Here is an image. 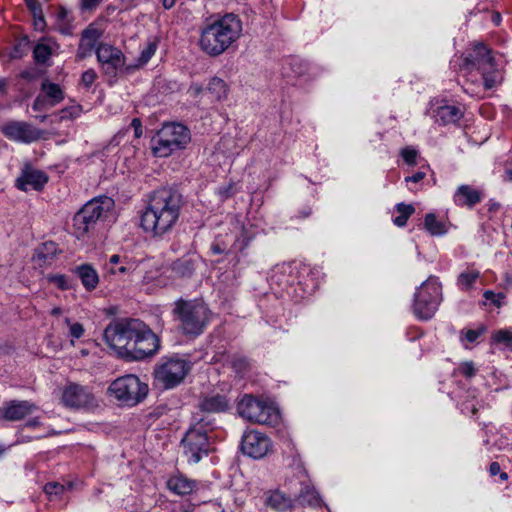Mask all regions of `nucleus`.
Segmentation results:
<instances>
[{"label": "nucleus", "mask_w": 512, "mask_h": 512, "mask_svg": "<svg viewBox=\"0 0 512 512\" xmlns=\"http://www.w3.org/2000/svg\"><path fill=\"white\" fill-rule=\"evenodd\" d=\"M183 205L182 195L172 188H161L152 193L141 216L142 228L154 236H162L177 223Z\"/></svg>", "instance_id": "f257e3e1"}, {"label": "nucleus", "mask_w": 512, "mask_h": 512, "mask_svg": "<svg viewBox=\"0 0 512 512\" xmlns=\"http://www.w3.org/2000/svg\"><path fill=\"white\" fill-rule=\"evenodd\" d=\"M242 34V21L233 14L227 13L205 25L200 33V49L209 56L223 54Z\"/></svg>", "instance_id": "f03ea898"}, {"label": "nucleus", "mask_w": 512, "mask_h": 512, "mask_svg": "<svg viewBox=\"0 0 512 512\" xmlns=\"http://www.w3.org/2000/svg\"><path fill=\"white\" fill-rule=\"evenodd\" d=\"M172 314L179 331L187 337L200 336L211 320L208 306L198 299H178L173 304Z\"/></svg>", "instance_id": "7ed1b4c3"}, {"label": "nucleus", "mask_w": 512, "mask_h": 512, "mask_svg": "<svg viewBox=\"0 0 512 512\" xmlns=\"http://www.w3.org/2000/svg\"><path fill=\"white\" fill-rule=\"evenodd\" d=\"M216 427L213 417L197 414L181 443L189 462L198 463L210 451V434Z\"/></svg>", "instance_id": "20e7f679"}, {"label": "nucleus", "mask_w": 512, "mask_h": 512, "mask_svg": "<svg viewBox=\"0 0 512 512\" xmlns=\"http://www.w3.org/2000/svg\"><path fill=\"white\" fill-rule=\"evenodd\" d=\"M191 141L190 130L181 123L169 122L151 138V150L156 157H168L183 150Z\"/></svg>", "instance_id": "39448f33"}, {"label": "nucleus", "mask_w": 512, "mask_h": 512, "mask_svg": "<svg viewBox=\"0 0 512 512\" xmlns=\"http://www.w3.org/2000/svg\"><path fill=\"white\" fill-rule=\"evenodd\" d=\"M139 319H118L112 321L104 330L103 337L106 344L119 356L128 357L131 344L139 331Z\"/></svg>", "instance_id": "423d86ee"}, {"label": "nucleus", "mask_w": 512, "mask_h": 512, "mask_svg": "<svg viewBox=\"0 0 512 512\" xmlns=\"http://www.w3.org/2000/svg\"><path fill=\"white\" fill-rule=\"evenodd\" d=\"M113 207L114 200L108 196L94 198L87 202L73 218L77 238L83 237L93 229L99 219L107 217Z\"/></svg>", "instance_id": "0eeeda50"}, {"label": "nucleus", "mask_w": 512, "mask_h": 512, "mask_svg": "<svg viewBox=\"0 0 512 512\" xmlns=\"http://www.w3.org/2000/svg\"><path fill=\"white\" fill-rule=\"evenodd\" d=\"M192 369V363L179 355L162 357L154 369L155 380L165 389H171L183 382Z\"/></svg>", "instance_id": "6e6552de"}, {"label": "nucleus", "mask_w": 512, "mask_h": 512, "mask_svg": "<svg viewBox=\"0 0 512 512\" xmlns=\"http://www.w3.org/2000/svg\"><path fill=\"white\" fill-rule=\"evenodd\" d=\"M239 415L252 423L275 425L280 415L278 409L268 401L245 395L238 403Z\"/></svg>", "instance_id": "1a4fd4ad"}, {"label": "nucleus", "mask_w": 512, "mask_h": 512, "mask_svg": "<svg viewBox=\"0 0 512 512\" xmlns=\"http://www.w3.org/2000/svg\"><path fill=\"white\" fill-rule=\"evenodd\" d=\"M441 285L436 277L430 276L414 295L413 312L421 320L431 319L441 302Z\"/></svg>", "instance_id": "9d476101"}, {"label": "nucleus", "mask_w": 512, "mask_h": 512, "mask_svg": "<svg viewBox=\"0 0 512 512\" xmlns=\"http://www.w3.org/2000/svg\"><path fill=\"white\" fill-rule=\"evenodd\" d=\"M108 393L122 404L134 406L146 397L148 386L136 375L128 374L115 379L110 384Z\"/></svg>", "instance_id": "9b49d317"}, {"label": "nucleus", "mask_w": 512, "mask_h": 512, "mask_svg": "<svg viewBox=\"0 0 512 512\" xmlns=\"http://www.w3.org/2000/svg\"><path fill=\"white\" fill-rule=\"evenodd\" d=\"M494 58L491 55V50L484 44H475L472 50L466 56H459L451 60V67L455 70L479 72L486 71L488 68L494 66Z\"/></svg>", "instance_id": "f8f14e48"}, {"label": "nucleus", "mask_w": 512, "mask_h": 512, "mask_svg": "<svg viewBox=\"0 0 512 512\" xmlns=\"http://www.w3.org/2000/svg\"><path fill=\"white\" fill-rule=\"evenodd\" d=\"M138 332L134 337L133 344L127 359L142 360L154 355L160 347L158 336L141 320L137 326Z\"/></svg>", "instance_id": "ddd939ff"}, {"label": "nucleus", "mask_w": 512, "mask_h": 512, "mask_svg": "<svg viewBox=\"0 0 512 512\" xmlns=\"http://www.w3.org/2000/svg\"><path fill=\"white\" fill-rule=\"evenodd\" d=\"M95 53L103 72L108 76L115 77L125 65L123 52L110 44L100 43Z\"/></svg>", "instance_id": "4468645a"}, {"label": "nucleus", "mask_w": 512, "mask_h": 512, "mask_svg": "<svg viewBox=\"0 0 512 512\" xmlns=\"http://www.w3.org/2000/svg\"><path fill=\"white\" fill-rule=\"evenodd\" d=\"M270 448V439L259 431L251 430L243 435L241 449L244 454L252 458L264 457Z\"/></svg>", "instance_id": "2eb2a0df"}, {"label": "nucleus", "mask_w": 512, "mask_h": 512, "mask_svg": "<svg viewBox=\"0 0 512 512\" xmlns=\"http://www.w3.org/2000/svg\"><path fill=\"white\" fill-rule=\"evenodd\" d=\"M1 132L10 140L31 143L41 137V132L32 125L21 121H10L1 127Z\"/></svg>", "instance_id": "dca6fc26"}, {"label": "nucleus", "mask_w": 512, "mask_h": 512, "mask_svg": "<svg viewBox=\"0 0 512 512\" xmlns=\"http://www.w3.org/2000/svg\"><path fill=\"white\" fill-rule=\"evenodd\" d=\"M104 34V29L98 23H90L81 34V39L76 52V58L83 60L90 56L97 48V43Z\"/></svg>", "instance_id": "f3484780"}, {"label": "nucleus", "mask_w": 512, "mask_h": 512, "mask_svg": "<svg viewBox=\"0 0 512 512\" xmlns=\"http://www.w3.org/2000/svg\"><path fill=\"white\" fill-rule=\"evenodd\" d=\"M37 410V406L27 400H10L0 407V419L15 422L21 421Z\"/></svg>", "instance_id": "a211bd4d"}, {"label": "nucleus", "mask_w": 512, "mask_h": 512, "mask_svg": "<svg viewBox=\"0 0 512 512\" xmlns=\"http://www.w3.org/2000/svg\"><path fill=\"white\" fill-rule=\"evenodd\" d=\"M48 182V176L41 170L25 165L15 180V186L21 191L41 190Z\"/></svg>", "instance_id": "6ab92c4d"}, {"label": "nucleus", "mask_w": 512, "mask_h": 512, "mask_svg": "<svg viewBox=\"0 0 512 512\" xmlns=\"http://www.w3.org/2000/svg\"><path fill=\"white\" fill-rule=\"evenodd\" d=\"M62 401L68 407L80 408L91 405L94 397L87 387L70 384L63 391Z\"/></svg>", "instance_id": "aec40b11"}, {"label": "nucleus", "mask_w": 512, "mask_h": 512, "mask_svg": "<svg viewBox=\"0 0 512 512\" xmlns=\"http://www.w3.org/2000/svg\"><path fill=\"white\" fill-rule=\"evenodd\" d=\"M138 268L139 264L136 261L128 258L127 256H120L118 254L112 255L105 265L106 273L110 275H117L122 278L133 275Z\"/></svg>", "instance_id": "412c9836"}, {"label": "nucleus", "mask_w": 512, "mask_h": 512, "mask_svg": "<svg viewBox=\"0 0 512 512\" xmlns=\"http://www.w3.org/2000/svg\"><path fill=\"white\" fill-rule=\"evenodd\" d=\"M64 99V93L61 87L49 81H44L41 85V94H39L33 104L35 110H40L46 104L55 106Z\"/></svg>", "instance_id": "4be33fe9"}, {"label": "nucleus", "mask_w": 512, "mask_h": 512, "mask_svg": "<svg viewBox=\"0 0 512 512\" xmlns=\"http://www.w3.org/2000/svg\"><path fill=\"white\" fill-rule=\"evenodd\" d=\"M453 199L458 206L473 207L482 200V193L470 185H461L457 188Z\"/></svg>", "instance_id": "5701e85b"}, {"label": "nucleus", "mask_w": 512, "mask_h": 512, "mask_svg": "<svg viewBox=\"0 0 512 512\" xmlns=\"http://www.w3.org/2000/svg\"><path fill=\"white\" fill-rule=\"evenodd\" d=\"M79 277L86 291H93L99 283V275L96 269L90 264H81L73 269Z\"/></svg>", "instance_id": "b1692460"}, {"label": "nucleus", "mask_w": 512, "mask_h": 512, "mask_svg": "<svg viewBox=\"0 0 512 512\" xmlns=\"http://www.w3.org/2000/svg\"><path fill=\"white\" fill-rule=\"evenodd\" d=\"M433 115L436 119V122L441 125L453 124L459 121L462 116V110L455 105H441L433 110Z\"/></svg>", "instance_id": "393cba45"}, {"label": "nucleus", "mask_w": 512, "mask_h": 512, "mask_svg": "<svg viewBox=\"0 0 512 512\" xmlns=\"http://www.w3.org/2000/svg\"><path fill=\"white\" fill-rule=\"evenodd\" d=\"M58 48L57 42L50 38H43L35 45L33 58L37 64H45Z\"/></svg>", "instance_id": "a878e982"}, {"label": "nucleus", "mask_w": 512, "mask_h": 512, "mask_svg": "<svg viewBox=\"0 0 512 512\" xmlns=\"http://www.w3.org/2000/svg\"><path fill=\"white\" fill-rule=\"evenodd\" d=\"M167 486L169 490L175 494L184 496L190 494L194 490L196 487V482L194 480L188 479L184 475L179 474L170 477L167 482Z\"/></svg>", "instance_id": "bb28decb"}, {"label": "nucleus", "mask_w": 512, "mask_h": 512, "mask_svg": "<svg viewBox=\"0 0 512 512\" xmlns=\"http://www.w3.org/2000/svg\"><path fill=\"white\" fill-rule=\"evenodd\" d=\"M229 408V400L224 395L216 394L204 398L200 403L202 412L220 413Z\"/></svg>", "instance_id": "cd10ccee"}, {"label": "nucleus", "mask_w": 512, "mask_h": 512, "mask_svg": "<svg viewBox=\"0 0 512 512\" xmlns=\"http://www.w3.org/2000/svg\"><path fill=\"white\" fill-rule=\"evenodd\" d=\"M265 502L277 512H285L292 507V499L279 490L269 491Z\"/></svg>", "instance_id": "c85d7f7f"}, {"label": "nucleus", "mask_w": 512, "mask_h": 512, "mask_svg": "<svg viewBox=\"0 0 512 512\" xmlns=\"http://www.w3.org/2000/svg\"><path fill=\"white\" fill-rule=\"evenodd\" d=\"M424 227L432 236H442L448 231L447 225L439 221L433 213L426 214Z\"/></svg>", "instance_id": "c756f323"}, {"label": "nucleus", "mask_w": 512, "mask_h": 512, "mask_svg": "<svg viewBox=\"0 0 512 512\" xmlns=\"http://www.w3.org/2000/svg\"><path fill=\"white\" fill-rule=\"evenodd\" d=\"M57 252L56 244L54 242H46L36 249L35 258L39 262H51Z\"/></svg>", "instance_id": "7c9ffc66"}, {"label": "nucleus", "mask_w": 512, "mask_h": 512, "mask_svg": "<svg viewBox=\"0 0 512 512\" xmlns=\"http://www.w3.org/2000/svg\"><path fill=\"white\" fill-rule=\"evenodd\" d=\"M207 90L208 93L211 94L216 100H222L223 98H226L228 91L226 83L218 77H214L210 80Z\"/></svg>", "instance_id": "2f4dec72"}, {"label": "nucleus", "mask_w": 512, "mask_h": 512, "mask_svg": "<svg viewBox=\"0 0 512 512\" xmlns=\"http://www.w3.org/2000/svg\"><path fill=\"white\" fill-rule=\"evenodd\" d=\"M480 73L482 74L483 84L486 90L494 88L502 80V77L499 71L495 68V65L488 68L486 71H481Z\"/></svg>", "instance_id": "473e14b6"}, {"label": "nucleus", "mask_w": 512, "mask_h": 512, "mask_svg": "<svg viewBox=\"0 0 512 512\" xmlns=\"http://www.w3.org/2000/svg\"><path fill=\"white\" fill-rule=\"evenodd\" d=\"M396 211L399 214L394 219V224L398 227L406 225L409 217L415 212V208L410 204L399 203L396 206Z\"/></svg>", "instance_id": "72a5a7b5"}, {"label": "nucleus", "mask_w": 512, "mask_h": 512, "mask_svg": "<svg viewBox=\"0 0 512 512\" xmlns=\"http://www.w3.org/2000/svg\"><path fill=\"white\" fill-rule=\"evenodd\" d=\"M28 8L32 12L34 16V24L38 30H43L45 28V19L42 12L41 5L36 0H25Z\"/></svg>", "instance_id": "f704fd0d"}, {"label": "nucleus", "mask_w": 512, "mask_h": 512, "mask_svg": "<svg viewBox=\"0 0 512 512\" xmlns=\"http://www.w3.org/2000/svg\"><path fill=\"white\" fill-rule=\"evenodd\" d=\"M479 276L480 273L477 270L464 271L459 275L457 284L461 289L468 290L472 287Z\"/></svg>", "instance_id": "c9c22d12"}, {"label": "nucleus", "mask_w": 512, "mask_h": 512, "mask_svg": "<svg viewBox=\"0 0 512 512\" xmlns=\"http://www.w3.org/2000/svg\"><path fill=\"white\" fill-rule=\"evenodd\" d=\"M172 272L178 277H190L193 274V265L189 260H177L171 266Z\"/></svg>", "instance_id": "e433bc0d"}, {"label": "nucleus", "mask_w": 512, "mask_h": 512, "mask_svg": "<svg viewBox=\"0 0 512 512\" xmlns=\"http://www.w3.org/2000/svg\"><path fill=\"white\" fill-rule=\"evenodd\" d=\"M157 50V42L149 41L145 48L141 51L139 58L137 59L136 67H142L146 65L150 59L153 57Z\"/></svg>", "instance_id": "4c0bfd02"}, {"label": "nucleus", "mask_w": 512, "mask_h": 512, "mask_svg": "<svg viewBox=\"0 0 512 512\" xmlns=\"http://www.w3.org/2000/svg\"><path fill=\"white\" fill-rule=\"evenodd\" d=\"M492 340L495 343H502L512 349V332L507 329H500L493 333Z\"/></svg>", "instance_id": "58836bf2"}, {"label": "nucleus", "mask_w": 512, "mask_h": 512, "mask_svg": "<svg viewBox=\"0 0 512 512\" xmlns=\"http://www.w3.org/2000/svg\"><path fill=\"white\" fill-rule=\"evenodd\" d=\"M28 40L27 38H23L19 40L13 47V49L10 52V58L12 59H19L23 55L27 53L28 50Z\"/></svg>", "instance_id": "ea45409f"}, {"label": "nucleus", "mask_w": 512, "mask_h": 512, "mask_svg": "<svg viewBox=\"0 0 512 512\" xmlns=\"http://www.w3.org/2000/svg\"><path fill=\"white\" fill-rule=\"evenodd\" d=\"M48 280L61 290H69L72 288L68 277L63 274L49 275Z\"/></svg>", "instance_id": "a19ab883"}, {"label": "nucleus", "mask_w": 512, "mask_h": 512, "mask_svg": "<svg viewBox=\"0 0 512 512\" xmlns=\"http://www.w3.org/2000/svg\"><path fill=\"white\" fill-rule=\"evenodd\" d=\"M65 490L64 485L58 483V482H49L44 486V491L47 495H55L59 496L61 495Z\"/></svg>", "instance_id": "79ce46f5"}, {"label": "nucleus", "mask_w": 512, "mask_h": 512, "mask_svg": "<svg viewBox=\"0 0 512 512\" xmlns=\"http://www.w3.org/2000/svg\"><path fill=\"white\" fill-rule=\"evenodd\" d=\"M65 322L66 324L69 326V333L70 335L75 338V339H79L83 336L84 334V328L82 326V324L76 322V323H71L70 319L69 318H66L65 319Z\"/></svg>", "instance_id": "37998d69"}, {"label": "nucleus", "mask_w": 512, "mask_h": 512, "mask_svg": "<svg viewBox=\"0 0 512 512\" xmlns=\"http://www.w3.org/2000/svg\"><path fill=\"white\" fill-rule=\"evenodd\" d=\"M232 368L235 370L236 373H244L248 369V361L243 357H233L231 360Z\"/></svg>", "instance_id": "c03bdc74"}, {"label": "nucleus", "mask_w": 512, "mask_h": 512, "mask_svg": "<svg viewBox=\"0 0 512 512\" xmlns=\"http://www.w3.org/2000/svg\"><path fill=\"white\" fill-rule=\"evenodd\" d=\"M483 296L486 300L490 301L496 307H501L502 300L505 298V295L503 293H494L491 290L485 291Z\"/></svg>", "instance_id": "a18cd8bd"}, {"label": "nucleus", "mask_w": 512, "mask_h": 512, "mask_svg": "<svg viewBox=\"0 0 512 512\" xmlns=\"http://www.w3.org/2000/svg\"><path fill=\"white\" fill-rule=\"evenodd\" d=\"M401 156L408 165H415L418 152L413 148L407 147L401 151Z\"/></svg>", "instance_id": "49530a36"}, {"label": "nucleus", "mask_w": 512, "mask_h": 512, "mask_svg": "<svg viewBox=\"0 0 512 512\" xmlns=\"http://www.w3.org/2000/svg\"><path fill=\"white\" fill-rule=\"evenodd\" d=\"M460 373L466 378H472L476 374V368L472 361H467L459 366Z\"/></svg>", "instance_id": "de8ad7c7"}, {"label": "nucleus", "mask_w": 512, "mask_h": 512, "mask_svg": "<svg viewBox=\"0 0 512 512\" xmlns=\"http://www.w3.org/2000/svg\"><path fill=\"white\" fill-rule=\"evenodd\" d=\"M97 78V74L95 72V70L93 69H88L86 70L83 74H82V77H81V82L83 83V85L85 87H90L94 81L96 80Z\"/></svg>", "instance_id": "09e8293b"}, {"label": "nucleus", "mask_w": 512, "mask_h": 512, "mask_svg": "<svg viewBox=\"0 0 512 512\" xmlns=\"http://www.w3.org/2000/svg\"><path fill=\"white\" fill-rule=\"evenodd\" d=\"M485 332V327H480L478 329H469L465 332V340L469 343L475 342L483 333Z\"/></svg>", "instance_id": "8fccbe9b"}, {"label": "nucleus", "mask_w": 512, "mask_h": 512, "mask_svg": "<svg viewBox=\"0 0 512 512\" xmlns=\"http://www.w3.org/2000/svg\"><path fill=\"white\" fill-rule=\"evenodd\" d=\"M102 0H81V8L83 10H92L97 7Z\"/></svg>", "instance_id": "3c124183"}, {"label": "nucleus", "mask_w": 512, "mask_h": 512, "mask_svg": "<svg viewBox=\"0 0 512 512\" xmlns=\"http://www.w3.org/2000/svg\"><path fill=\"white\" fill-rule=\"evenodd\" d=\"M426 176V173L423 172V171H418L416 173H414L413 175L411 176H408L405 178V181L406 182H414V183H418L420 182L421 180H423Z\"/></svg>", "instance_id": "603ef678"}, {"label": "nucleus", "mask_w": 512, "mask_h": 512, "mask_svg": "<svg viewBox=\"0 0 512 512\" xmlns=\"http://www.w3.org/2000/svg\"><path fill=\"white\" fill-rule=\"evenodd\" d=\"M131 126L134 128L135 136L140 138L142 136V124L140 119L134 118L131 122Z\"/></svg>", "instance_id": "864d4df0"}, {"label": "nucleus", "mask_w": 512, "mask_h": 512, "mask_svg": "<svg viewBox=\"0 0 512 512\" xmlns=\"http://www.w3.org/2000/svg\"><path fill=\"white\" fill-rule=\"evenodd\" d=\"M58 31L63 34V35H67V36H70L72 35V27L70 26V24L68 23V21L66 23H59L58 25Z\"/></svg>", "instance_id": "5fc2aeb1"}, {"label": "nucleus", "mask_w": 512, "mask_h": 512, "mask_svg": "<svg viewBox=\"0 0 512 512\" xmlns=\"http://www.w3.org/2000/svg\"><path fill=\"white\" fill-rule=\"evenodd\" d=\"M491 476L498 475L501 472L500 465L498 462H492L489 467Z\"/></svg>", "instance_id": "6e6d98bb"}, {"label": "nucleus", "mask_w": 512, "mask_h": 512, "mask_svg": "<svg viewBox=\"0 0 512 512\" xmlns=\"http://www.w3.org/2000/svg\"><path fill=\"white\" fill-rule=\"evenodd\" d=\"M211 251L214 254H222L225 252V247H222L219 243H213L211 245Z\"/></svg>", "instance_id": "4d7b16f0"}, {"label": "nucleus", "mask_w": 512, "mask_h": 512, "mask_svg": "<svg viewBox=\"0 0 512 512\" xmlns=\"http://www.w3.org/2000/svg\"><path fill=\"white\" fill-rule=\"evenodd\" d=\"M67 17H68V11L65 8L61 7L57 13L58 20L66 21Z\"/></svg>", "instance_id": "13d9d810"}, {"label": "nucleus", "mask_w": 512, "mask_h": 512, "mask_svg": "<svg viewBox=\"0 0 512 512\" xmlns=\"http://www.w3.org/2000/svg\"><path fill=\"white\" fill-rule=\"evenodd\" d=\"M176 0H162L163 7L170 9L175 5Z\"/></svg>", "instance_id": "bf43d9fd"}, {"label": "nucleus", "mask_w": 512, "mask_h": 512, "mask_svg": "<svg viewBox=\"0 0 512 512\" xmlns=\"http://www.w3.org/2000/svg\"><path fill=\"white\" fill-rule=\"evenodd\" d=\"M190 91L194 96H197L202 91V87L199 85H192L190 87Z\"/></svg>", "instance_id": "052dcab7"}, {"label": "nucleus", "mask_w": 512, "mask_h": 512, "mask_svg": "<svg viewBox=\"0 0 512 512\" xmlns=\"http://www.w3.org/2000/svg\"><path fill=\"white\" fill-rule=\"evenodd\" d=\"M40 424V421L38 418H33V419H30L27 423H26V426L27 427H36Z\"/></svg>", "instance_id": "680f3d73"}, {"label": "nucleus", "mask_w": 512, "mask_h": 512, "mask_svg": "<svg viewBox=\"0 0 512 512\" xmlns=\"http://www.w3.org/2000/svg\"><path fill=\"white\" fill-rule=\"evenodd\" d=\"M7 82L4 79H0V96L6 93Z\"/></svg>", "instance_id": "e2e57ef3"}, {"label": "nucleus", "mask_w": 512, "mask_h": 512, "mask_svg": "<svg viewBox=\"0 0 512 512\" xmlns=\"http://www.w3.org/2000/svg\"><path fill=\"white\" fill-rule=\"evenodd\" d=\"M492 20H493V22H494L496 25H498V24L500 23V21H501V16H500V14H499V13H495V14H493V16H492Z\"/></svg>", "instance_id": "0e129e2a"}, {"label": "nucleus", "mask_w": 512, "mask_h": 512, "mask_svg": "<svg viewBox=\"0 0 512 512\" xmlns=\"http://www.w3.org/2000/svg\"><path fill=\"white\" fill-rule=\"evenodd\" d=\"M62 313V309L60 307H55L52 309L51 314L53 316H58Z\"/></svg>", "instance_id": "69168bd1"}, {"label": "nucleus", "mask_w": 512, "mask_h": 512, "mask_svg": "<svg viewBox=\"0 0 512 512\" xmlns=\"http://www.w3.org/2000/svg\"><path fill=\"white\" fill-rule=\"evenodd\" d=\"M73 109V112L70 113L71 116H74V117H77L80 113V107L77 106V107H74L72 108Z\"/></svg>", "instance_id": "338daca9"}, {"label": "nucleus", "mask_w": 512, "mask_h": 512, "mask_svg": "<svg viewBox=\"0 0 512 512\" xmlns=\"http://www.w3.org/2000/svg\"><path fill=\"white\" fill-rule=\"evenodd\" d=\"M499 476H500L501 480H503V481L508 479V474L506 472H500Z\"/></svg>", "instance_id": "774afa93"}]
</instances>
